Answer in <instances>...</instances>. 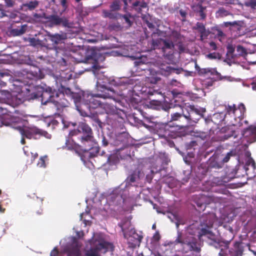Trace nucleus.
Returning <instances> with one entry per match:
<instances>
[{"label": "nucleus", "mask_w": 256, "mask_h": 256, "mask_svg": "<svg viewBox=\"0 0 256 256\" xmlns=\"http://www.w3.org/2000/svg\"><path fill=\"white\" fill-rule=\"evenodd\" d=\"M168 217L172 221L176 220V226L178 228L180 224V218L177 214L170 213Z\"/></svg>", "instance_id": "nucleus-35"}, {"label": "nucleus", "mask_w": 256, "mask_h": 256, "mask_svg": "<svg viewBox=\"0 0 256 256\" xmlns=\"http://www.w3.org/2000/svg\"><path fill=\"white\" fill-rule=\"evenodd\" d=\"M98 90L100 93L93 94L88 92H84L82 94V102L80 104L79 108H86L88 111L90 109L96 108L98 106L106 108L110 106L104 104L98 99L102 98L104 99L110 98L114 100L115 92L111 88H108L104 86H98Z\"/></svg>", "instance_id": "nucleus-2"}, {"label": "nucleus", "mask_w": 256, "mask_h": 256, "mask_svg": "<svg viewBox=\"0 0 256 256\" xmlns=\"http://www.w3.org/2000/svg\"><path fill=\"white\" fill-rule=\"evenodd\" d=\"M179 12L181 16L182 17V21L184 22L186 20V18L187 16V12L182 9H180L179 10Z\"/></svg>", "instance_id": "nucleus-56"}, {"label": "nucleus", "mask_w": 256, "mask_h": 256, "mask_svg": "<svg viewBox=\"0 0 256 256\" xmlns=\"http://www.w3.org/2000/svg\"><path fill=\"white\" fill-rule=\"evenodd\" d=\"M224 245L220 249V250L218 254L220 256H226L227 255L226 250L228 249L230 240L222 241Z\"/></svg>", "instance_id": "nucleus-31"}, {"label": "nucleus", "mask_w": 256, "mask_h": 256, "mask_svg": "<svg viewBox=\"0 0 256 256\" xmlns=\"http://www.w3.org/2000/svg\"><path fill=\"white\" fill-rule=\"evenodd\" d=\"M160 78L157 76H152L148 77V81L152 84H156L158 81L160 80Z\"/></svg>", "instance_id": "nucleus-46"}, {"label": "nucleus", "mask_w": 256, "mask_h": 256, "mask_svg": "<svg viewBox=\"0 0 256 256\" xmlns=\"http://www.w3.org/2000/svg\"><path fill=\"white\" fill-rule=\"evenodd\" d=\"M76 108L77 110L82 116L90 117L99 126L100 125L101 122L98 118L97 113H92L90 112L89 114L88 112L85 110L84 108H79L78 106H76Z\"/></svg>", "instance_id": "nucleus-22"}, {"label": "nucleus", "mask_w": 256, "mask_h": 256, "mask_svg": "<svg viewBox=\"0 0 256 256\" xmlns=\"http://www.w3.org/2000/svg\"><path fill=\"white\" fill-rule=\"evenodd\" d=\"M31 45L34 46L37 44H40L42 46H45L46 44V40H36L34 38H30L29 40Z\"/></svg>", "instance_id": "nucleus-36"}, {"label": "nucleus", "mask_w": 256, "mask_h": 256, "mask_svg": "<svg viewBox=\"0 0 256 256\" xmlns=\"http://www.w3.org/2000/svg\"><path fill=\"white\" fill-rule=\"evenodd\" d=\"M65 144L68 150H70L76 149L79 147V145L76 144L72 140H66Z\"/></svg>", "instance_id": "nucleus-34"}, {"label": "nucleus", "mask_w": 256, "mask_h": 256, "mask_svg": "<svg viewBox=\"0 0 256 256\" xmlns=\"http://www.w3.org/2000/svg\"><path fill=\"white\" fill-rule=\"evenodd\" d=\"M34 91L32 92L30 96H28V100H34L38 98H40L41 102L43 105H48V110L50 111V103L52 102V98L54 96L55 90H52L51 88H44L40 86H36L34 88Z\"/></svg>", "instance_id": "nucleus-7"}, {"label": "nucleus", "mask_w": 256, "mask_h": 256, "mask_svg": "<svg viewBox=\"0 0 256 256\" xmlns=\"http://www.w3.org/2000/svg\"><path fill=\"white\" fill-rule=\"evenodd\" d=\"M20 132L22 136H25L28 139H38L40 136H44L48 138L46 135H49L46 132L42 131L36 128H20Z\"/></svg>", "instance_id": "nucleus-13"}, {"label": "nucleus", "mask_w": 256, "mask_h": 256, "mask_svg": "<svg viewBox=\"0 0 256 256\" xmlns=\"http://www.w3.org/2000/svg\"><path fill=\"white\" fill-rule=\"evenodd\" d=\"M33 16L34 18L38 21H42L43 19L45 20V22L46 20V18L48 17V16L46 14V13L42 12V14H37L35 13Z\"/></svg>", "instance_id": "nucleus-38"}, {"label": "nucleus", "mask_w": 256, "mask_h": 256, "mask_svg": "<svg viewBox=\"0 0 256 256\" xmlns=\"http://www.w3.org/2000/svg\"><path fill=\"white\" fill-rule=\"evenodd\" d=\"M38 74L37 73V72H36V74H32L31 73H28L27 74V78H30V80H33L34 77L38 79H42L44 78V74H42L40 72V69H38Z\"/></svg>", "instance_id": "nucleus-37"}, {"label": "nucleus", "mask_w": 256, "mask_h": 256, "mask_svg": "<svg viewBox=\"0 0 256 256\" xmlns=\"http://www.w3.org/2000/svg\"><path fill=\"white\" fill-rule=\"evenodd\" d=\"M80 133V130H71L69 133V136L70 137H72L74 136H76Z\"/></svg>", "instance_id": "nucleus-60"}, {"label": "nucleus", "mask_w": 256, "mask_h": 256, "mask_svg": "<svg viewBox=\"0 0 256 256\" xmlns=\"http://www.w3.org/2000/svg\"><path fill=\"white\" fill-rule=\"evenodd\" d=\"M46 22L49 24L50 27L62 26L64 27H70V24L65 16H60L56 14L48 15Z\"/></svg>", "instance_id": "nucleus-14"}, {"label": "nucleus", "mask_w": 256, "mask_h": 256, "mask_svg": "<svg viewBox=\"0 0 256 256\" xmlns=\"http://www.w3.org/2000/svg\"><path fill=\"white\" fill-rule=\"evenodd\" d=\"M80 252L78 248H74L68 254L67 256H80Z\"/></svg>", "instance_id": "nucleus-43"}, {"label": "nucleus", "mask_w": 256, "mask_h": 256, "mask_svg": "<svg viewBox=\"0 0 256 256\" xmlns=\"http://www.w3.org/2000/svg\"><path fill=\"white\" fill-rule=\"evenodd\" d=\"M194 29L198 31L200 34V36H206V29L204 25L201 22H197L195 26L194 27Z\"/></svg>", "instance_id": "nucleus-29"}, {"label": "nucleus", "mask_w": 256, "mask_h": 256, "mask_svg": "<svg viewBox=\"0 0 256 256\" xmlns=\"http://www.w3.org/2000/svg\"><path fill=\"white\" fill-rule=\"evenodd\" d=\"M24 152L26 156H30V155L31 156V158H32L31 160L32 161L34 160L38 156V154L36 152V153H33L32 152H29L28 151L26 150L24 148Z\"/></svg>", "instance_id": "nucleus-47"}, {"label": "nucleus", "mask_w": 256, "mask_h": 256, "mask_svg": "<svg viewBox=\"0 0 256 256\" xmlns=\"http://www.w3.org/2000/svg\"><path fill=\"white\" fill-rule=\"evenodd\" d=\"M7 7H12L14 4V0H4Z\"/></svg>", "instance_id": "nucleus-58"}, {"label": "nucleus", "mask_w": 256, "mask_h": 256, "mask_svg": "<svg viewBox=\"0 0 256 256\" xmlns=\"http://www.w3.org/2000/svg\"><path fill=\"white\" fill-rule=\"evenodd\" d=\"M226 58L224 60V62H227V64H240L238 61H236L238 56H242L248 64H256V62L249 60V56L254 55V54H248L246 48L240 45L236 46L232 43H228L226 46Z\"/></svg>", "instance_id": "nucleus-4"}, {"label": "nucleus", "mask_w": 256, "mask_h": 256, "mask_svg": "<svg viewBox=\"0 0 256 256\" xmlns=\"http://www.w3.org/2000/svg\"><path fill=\"white\" fill-rule=\"evenodd\" d=\"M72 98L74 99V102L76 104L77 102H80L81 100V96L80 94L76 92H74L73 94L71 96Z\"/></svg>", "instance_id": "nucleus-50"}, {"label": "nucleus", "mask_w": 256, "mask_h": 256, "mask_svg": "<svg viewBox=\"0 0 256 256\" xmlns=\"http://www.w3.org/2000/svg\"><path fill=\"white\" fill-rule=\"evenodd\" d=\"M8 110L7 108L3 106V104H0V115H4L7 114Z\"/></svg>", "instance_id": "nucleus-55"}, {"label": "nucleus", "mask_w": 256, "mask_h": 256, "mask_svg": "<svg viewBox=\"0 0 256 256\" xmlns=\"http://www.w3.org/2000/svg\"><path fill=\"white\" fill-rule=\"evenodd\" d=\"M66 65H59L60 68V70L62 71L61 72H60L59 74H57L58 76H60L61 78H66L68 80H70L72 78V74H68V72H66L64 70V66Z\"/></svg>", "instance_id": "nucleus-32"}, {"label": "nucleus", "mask_w": 256, "mask_h": 256, "mask_svg": "<svg viewBox=\"0 0 256 256\" xmlns=\"http://www.w3.org/2000/svg\"><path fill=\"white\" fill-rule=\"evenodd\" d=\"M234 248H231L229 250V253L234 256H242L244 249L242 246V242H236L234 244Z\"/></svg>", "instance_id": "nucleus-25"}, {"label": "nucleus", "mask_w": 256, "mask_h": 256, "mask_svg": "<svg viewBox=\"0 0 256 256\" xmlns=\"http://www.w3.org/2000/svg\"><path fill=\"white\" fill-rule=\"evenodd\" d=\"M188 114H184V118L187 120L188 124L193 125L203 116V114L205 110L203 108H196L194 105H190L187 106Z\"/></svg>", "instance_id": "nucleus-9"}, {"label": "nucleus", "mask_w": 256, "mask_h": 256, "mask_svg": "<svg viewBox=\"0 0 256 256\" xmlns=\"http://www.w3.org/2000/svg\"><path fill=\"white\" fill-rule=\"evenodd\" d=\"M122 4V0H114L110 6V11L114 12L120 10Z\"/></svg>", "instance_id": "nucleus-30"}, {"label": "nucleus", "mask_w": 256, "mask_h": 256, "mask_svg": "<svg viewBox=\"0 0 256 256\" xmlns=\"http://www.w3.org/2000/svg\"><path fill=\"white\" fill-rule=\"evenodd\" d=\"M136 176L134 174H132L126 178V182L130 184L136 181Z\"/></svg>", "instance_id": "nucleus-52"}, {"label": "nucleus", "mask_w": 256, "mask_h": 256, "mask_svg": "<svg viewBox=\"0 0 256 256\" xmlns=\"http://www.w3.org/2000/svg\"><path fill=\"white\" fill-rule=\"evenodd\" d=\"M39 5V2L38 0L30 1L22 4V8L24 11L32 10L36 8Z\"/></svg>", "instance_id": "nucleus-27"}, {"label": "nucleus", "mask_w": 256, "mask_h": 256, "mask_svg": "<svg viewBox=\"0 0 256 256\" xmlns=\"http://www.w3.org/2000/svg\"><path fill=\"white\" fill-rule=\"evenodd\" d=\"M245 5L252 8H256V0H250L245 2Z\"/></svg>", "instance_id": "nucleus-51"}, {"label": "nucleus", "mask_w": 256, "mask_h": 256, "mask_svg": "<svg viewBox=\"0 0 256 256\" xmlns=\"http://www.w3.org/2000/svg\"><path fill=\"white\" fill-rule=\"evenodd\" d=\"M47 159V156H42L40 158L37 165L40 168H46V160Z\"/></svg>", "instance_id": "nucleus-42"}, {"label": "nucleus", "mask_w": 256, "mask_h": 256, "mask_svg": "<svg viewBox=\"0 0 256 256\" xmlns=\"http://www.w3.org/2000/svg\"><path fill=\"white\" fill-rule=\"evenodd\" d=\"M128 138L124 134H120L116 136L114 139L112 144L115 146H120V149L123 148L127 144Z\"/></svg>", "instance_id": "nucleus-21"}, {"label": "nucleus", "mask_w": 256, "mask_h": 256, "mask_svg": "<svg viewBox=\"0 0 256 256\" xmlns=\"http://www.w3.org/2000/svg\"><path fill=\"white\" fill-rule=\"evenodd\" d=\"M144 92H146L148 96H154V95H158L160 94L162 95V92H158V90H155L153 88H148L147 90H144Z\"/></svg>", "instance_id": "nucleus-40"}, {"label": "nucleus", "mask_w": 256, "mask_h": 256, "mask_svg": "<svg viewBox=\"0 0 256 256\" xmlns=\"http://www.w3.org/2000/svg\"><path fill=\"white\" fill-rule=\"evenodd\" d=\"M84 151H89V157L94 158L99 152L100 148L97 146V144L94 140L92 144L86 143Z\"/></svg>", "instance_id": "nucleus-24"}, {"label": "nucleus", "mask_w": 256, "mask_h": 256, "mask_svg": "<svg viewBox=\"0 0 256 256\" xmlns=\"http://www.w3.org/2000/svg\"><path fill=\"white\" fill-rule=\"evenodd\" d=\"M148 7V4L144 1H140V4L138 8H136V12L138 13H141L142 12V9L144 8H146Z\"/></svg>", "instance_id": "nucleus-48"}, {"label": "nucleus", "mask_w": 256, "mask_h": 256, "mask_svg": "<svg viewBox=\"0 0 256 256\" xmlns=\"http://www.w3.org/2000/svg\"><path fill=\"white\" fill-rule=\"evenodd\" d=\"M160 238V236L158 232H156L152 236V240L154 241L158 242Z\"/></svg>", "instance_id": "nucleus-59"}, {"label": "nucleus", "mask_w": 256, "mask_h": 256, "mask_svg": "<svg viewBox=\"0 0 256 256\" xmlns=\"http://www.w3.org/2000/svg\"><path fill=\"white\" fill-rule=\"evenodd\" d=\"M206 196H200V197L199 198L198 200L196 202L197 206L199 208H202L203 206L205 207V206L204 204Z\"/></svg>", "instance_id": "nucleus-45"}, {"label": "nucleus", "mask_w": 256, "mask_h": 256, "mask_svg": "<svg viewBox=\"0 0 256 256\" xmlns=\"http://www.w3.org/2000/svg\"><path fill=\"white\" fill-rule=\"evenodd\" d=\"M48 36L50 38V40L55 44H58L62 40H64L67 38L66 33L55 34H54L48 32Z\"/></svg>", "instance_id": "nucleus-26"}, {"label": "nucleus", "mask_w": 256, "mask_h": 256, "mask_svg": "<svg viewBox=\"0 0 256 256\" xmlns=\"http://www.w3.org/2000/svg\"><path fill=\"white\" fill-rule=\"evenodd\" d=\"M200 221L202 226H204L208 228L212 227L214 222H215V216L213 213H209L208 214H202L200 218Z\"/></svg>", "instance_id": "nucleus-18"}, {"label": "nucleus", "mask_w": 256, "mask_h": 256, "mask_svg": "<svg viewBox=\"0 0 256 256\" xmlns=\"http://www.w3.org/2000/svg\"><path fill=\"white\" fill-rule=\"evenodd\" d=\"M232 156V152H228L226 155L225 156V157L222 159V162H227L230 156Z\"/></svg>", "instance_id": "nucleus-62"}, {"label": "nucleus", "mask_w": 256, "mask_h": 256, "mask_svg": "<svg viewBox=\"0 0 256 256\" xmlns=\"http://www.w3.org/2000/svg\"><path fill=\"white\" fill-rule=\"evenodd\" d=\"M196 70L200 76H208V78L201 80V84L204 88H208L212 86L215 82L222 80L223 78L216 69L208 68H201L198 65H194Z\"/></svg>", "instance_id": "nucleus-6"}, {"label": "nucleus", "mask_w": 256, "mask_h": 256, "mask_svg": "<svg viewBox=\"0 0 256 256\" xmlns=\"http://www.w3.org/2000/svg\"><path fill=\"white\" fill-rule=\"evenodd\" d=\"M62 90H60L61 92H62L64 94L67 95L68 96H70L71 97L72 94H73L74 92H72L70 88H65L64 86H62Z\"/></svg>", "instance_id": "nucleus-44"}, {"label": "nucleus", "mask_w": 256, "mask_h": 256, "mask_svg": "<svg viewBox=\"0 0 256 256\" xmlns=\"http://www.w3.org/2000/svg\"><path fill=\"white\" fill-rule=\"evenodd\" d=\"M122 17L124 20L128 24V26L130 27L132 24V22L130 20L129 16L124 14L122 15Z\"/></svg>", "instance_id": "nucleus-54"}, {"label": "nucleus", "mask_w": 256, "mask_h": 256, "mask_svg": "<svg viewBox=\"0 0 256 256\" xmlns=\"http://www.w3.org/2000/svg\"><path fill=\"white\" fill-rule=\"evenodd\" d=\"M207 234H209L212 236H214V234H212V232L210 231L209 230H208L205 228H202L200 230V236H204V235H206Z\"/></svg>", "instance_id": "nucleus-53"}, {"label": "nucleus", "mask_w": 256, "mask_h": 256, "mask_svg": "<svg viewBox=\"0 0 256 256\" xmlns=\"http://www.w3.org/2000/svg\"><path fill=\"white\" fill-rule=\"evenodd\" d=\"M122 230L123 232L124 237L127 240V242L129 247L132 248H136V246H139L143 238V236L136 232L134 228H131L126 231L122 225H120Z\"/></svg>", "instance_id": "nucleus-10"}, {"label": "nucleus", "mask_w": 256, "mask_h": 256, "mask_svg": "<svg viewBox=\"0 0 256 256\" xmlns=\"http://www.w3.org/2000/svg\"><path fill=\"white\" fill-rule=\"evenodd\" d=\"M112 11L107 10H103L102 14L104 18H114V14L112 12Z\"/></svg>", "instance_id": "nucleus-49"}, {"label": "nucleus", "mask_w": 256, "mask_h": 256, "mask_svg": "<svg viewBox=\"0 0 256 256\" xmlns=\"http://www.w3.org/2000/svg\"><path fill=\"white\" fill-rule=\"evenodd\" d=\"M225 118L228 116L232 117L235 121L236 123H233V125L236 124V122L240 123L245 117L246 112V108L244 104L240 103L237 106L236 104H228L225 106Z\"/></svg>", "instance_id": "nucleus-8"}, {"label": "nucleus", "mask_w": 256, "mask_h": 256, "mask_svg": "<svg viewBox=\"0 0 256 256\" xmlns=\"http://www.w3.org/2000/svg\"><path fill=\"white\" fill-rule=\"evenodd\" d=\"M104 68L103 66L100 65H92L91 69H85L84 70L76 72V74L79 75L82 74L84 72L92 71L94 74L98 78H100L101 76H103L104 73L102 70Z\"/></svg>", "instance_id": "nucleus-19"}, {"label": "nucleus", "mask_w": 256, "mask_h": 256, "mask_svg": "<svg viewBox=\"0 0 256 256\" xmlns=\"http://www.w3.org/2000/svg\"><path fill=\"white\" fill-rule=\"evenodd\" d=\"M58 251L56 248H54L50 252V255L52 256H58Z\"/></svg>", "instance_id": "nucleus-64"}, {"label": "nucleus", "mask_w": 256, "mask_h": 256, "mask_svg": "<svg viewBox=\"0 0 256 256\" xmlns=\"http://www.w3.org/2000/svg\"><path fill=\"white\" fill-rule=\"evenodd\" d=\"M230 130V132L224 135L223 138L224 140H228L230 138H233L234 139L235 138H241L242 136L240 134V132L239 130H233L232 129H229Z\"/></svg>", "instance_id": "nucleus-28"}, {"label": "nucleus", "mask_w": 256, "mask_h": 256, "mask_svg": "<svg viewBox=\"0 0 256 256\" xmlns=\"http://www.w3.org/2000/svg\"><path fill=\"white\" fill-rule=\"evenodd\" d=\"M136 83V81L132 78H124L118 80L117 81L113 80L112 84L118 86L121 90L132 88Z\"/></svg>", "instance_id": "nucleus-17"}, {"label": "nucleus", "mask_w": 256, "mask_h": 256, "mask_svg": "<svg viewBox=\"0 0 256 256\" xmlns=\"http://www.w3.org/2000/svg\"><path fill=\"white\" fill-rule=\"evenodd\" d=\"M60 4L64 9V10H65L68 7V6L67 4V0H60Z\"/></svg>", "instance_id": "nucleus-63"}, {"label": "nucleus", "mask_w": 256, "mask_h": 256, "mask_svg": "<svg viewBox=\"0 0 256 256\" xmlns=\"http://www.w3.org/2000/svg\"><path fill=\"white\" fill-rule=\"evenodd\" d=\"M174 244H180L182 250L184 253L194 252L199 254L201 251L200 244L198 240L192 236L182 237V234L178 232Z\"/></svg>", "instance_id": "nucleus-5"}, {"label": "nucleus", "mask_w": 256, "mask_h": 256, "mask_svg": "<svg viewBox=\"0 0 256 256\" xmlns=\"http://www.w3.org/2000/svg\"><path fill=\"white\" fill-rule=\"evenodd\" d=\"M192 8L196 15L200 16V20H204L206 18V14L205 11L206 7L202 6V3L194 4L192 6Z\"/></svg>", "instance_id": "nucleus-23"}, {"label": "nucleus", "mask_w": 256, "mask_h": 256, "mask_svg": "<svg viewBox=\"0 0 256 256\" xmlns=\"http://www.w3.org/2000/svg\"><path fill=\"white\" fill-rule=\"evenodd\" d=\"M236 0H226V2L224 3V2H220V4L222 5V4H224L226 6H227L228 4H236Z\"/></svg>", "instance_id": "nucleus-61"}, {"label": "nucleus", "mask_w": 256, "mask_h": 256, "mask_svg": "<svg viewBox=\"0 0 256 256\" xmlns=\"http://www.w3.org/2000/svg\"><path fill=\"white\" fill-rule=\"evenodd\" d=\"M78 62L90 63L92 64H98L102 62L105 58L99 52L93 49L88 50L85 53L84 58H76Z\"/></svg>", "instance_id": "nucleus-11"}, {"label": "nucleus", "mask_w": 256, "mask_h": 256, "mask_svg": "<svg viewBox=\"0 0 256 256\" xmlns=\"http://www.w3.org/2000/svg\"><path fill=\"white\" fill-rule=\"evenodd\" d=\"M242 135L248 143L256 142V126H250L243 131Z\"/></svg>", "instance_id": "nucleus-16"}, {"label": "nucleus", "mask_w": 256, "mask_h": 256, "mask_svg": "<svg viewBox=\"0 0 256 256\" xmlns=\"http://www.w3.org/2000/svg\"><path fill=\"white\" fill-rule=\"evenodd\" d=\"M206 57L210 60H220L222 56L218 53L213 52L210 53L206 55Z\"/></svg>", "instance_id": "nucleus-41"}, {"label": "nucleus", "mask_w": 256, "mask_h": 256, "mask_svg": "<svg viewBox=\"0 0 256 256\" xmlns=\"http://www.w3.org/2000/svg\"><path fill=\"white\" fill-rule=\"evenodd\" d=\"M78 130L82 131L86 136L80 138L81 142L84 146H86V143L92 144L94 142L93 132L90 127L86 122H81L78 126Z\"/></svg>", "instance_id": "nucleus-12"}, {"label": "nucleus", "mask_w": 256, "mask_h": 256, "mask_svg": "<svg viewBox=\"0 0 256 256\" xmlns=\"http://www.w3.org/2000/svg\"><path fill=\"white\" fill-rule=\"evenodd\" d=\"M230 14L231 13L229 11L222 7L220 8L216 12V18H222Z\"/></svg>", "instance_id": "nucleus-33"}, {"label": "nucleus", "mask_w": 256, "mask_h": 256, "mask_svg": "<svg viewBox=\"0 0 256 256\" xmlns=\"http://www.w3.org/2000/svg\"><path fill=\"white\" fill-rule=\"evenodd\" d=\"M161 66H166V68H160V72L162 74L166 76H168L170 74L175 73L176 74H179L183 71V69L182 68H174L170 66H168L166 65H160Z\"/></svg>", "instance_id": "nucleus-20"}, {"label": "nucleus", "mask_w": 256, "mask_h": 256, "mask_svg": "<svg viewBox=\"0 0 256 256\" xmlns=\"http://www.w3.org/2000/svg\"><path fill=\"white\" fill-rule=\"evenodd\" d=\"M184 112L182 114L179 112H174L171 114V120L172 121L180 120L184 118Z\"/></svg>", "instance_id": "nucleus-39"}, {"label": "nucleus", "mask_w": 256, "mask_h": 256, "mask_svg": "<svg viewBox=\"0 0 256 256\" xmlns=\"http://www.w3.org/2000/svg\"><path fill=\"white\" fill-rule=\"evenodd\" d=\"M111 244L104 240L100 241L94 248H91L86 251V256H100L99 252L102 250L107 251Z\"/></svg>", "instance_id": "nucleus-15"}, {"label": "nucleus", "mask_w": 256, "mask_h": 256, "mask_svg": "<svg viewBox=\"0 0 256 256\" xmlns=\"http://www.w3.org/2000/svg\"><path fill=\"white\" fill-rule=\"evenodd\" d=\"M212 240H213L214 242L216 243L215 244V248H220L222 247L224 244L222 242V240H218V242H216L215 240L214 239H212V238H211Z\"/></svg>", "instance_id": "nucleus-57"}, {"label": "nucleus", "mask_w": 256, "mask_h": 256, "mask_svg": "<svg viewBox=\"0 0 256 256\" xmlns=\"http://www.w3.org/2000/svg\"><path fill=\"white\" fill-rule=\"evenodd\" d=\"M52 98V102L50 103L49 112L55 118H59L61 122L64 123V118L62 112L68 106L70 103L60 90L58 91H54Z\"/></svg>", "instance_id": "nucleus-3"}, {"label": "nucleus", "mask_w": 256, "mask_h": 256, "mask_svg": "<svg viewBox=\"0 0 256 256\" xmlns=\"http://www.w3.org/2000/svg\"><path fill=\"white\" fill-rule=\"evenodd\" d=\"M161 44L164 57L172 62V64H176V56L178 58L181 52H185L186 50V46L182 42L180 35L178 32H173L168 38L152 40L154 49L158 46V44Z\"/></svg>", "instance_id": "nucleus-1"}]
</instances>
